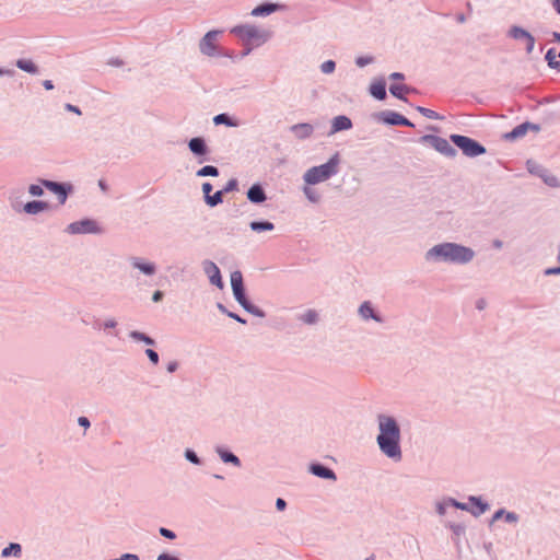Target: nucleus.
<instances>
[{"label":"nucleus","instance_id":"obj_8","mask_svg":"<svg viewBox=\"0 0 560 560\" xmlns=\"http://www.w3.org/2000/svg\"><path fill=\"white\" fill-rule=\"evenodd\" d=\"M419 142L422 144H428L433 148L435 151L441 153L442 155L454 159L457 155L456 149L451 145L448 140L435 135H424L419 138Z\"/></svg>","mask_w":560,"mask_h":560},{"label":"nucleus","instance_id":"obj_23","mask_svg":"<svg viewBox=\"0 0 560 560\" xmlns=\"http://www.w3.org/2000/svg\"><path fill=\"white\" fill-rule=\"evenodd\" d=\"M246 197L254 205H260L267 200L266 191L260 183L253 184L248 188Z\"/></svg>","mask_w":560,"mask_h":560},{"label":"nucleus","instance_id":"obj_30","mask_svg":"<svg viewBox=\"0 0 560 560\" xmlns=\"http://www.w3.org/2000/svg\"><path fill=\"white\" fill-rule=\"evenodd\" d=\"M249 228L252 231L261 233V232H270L275 230V224L267 220L252 221L249 223Z\"/></svg>","mask_w":560,"mask_h":560},{"label":"nucleus","instance_id":"obj_57","mask_svg":"<svg viewBox=\"0 0 560 560\" xmlns=\"http://www.w3.org/2000/svg\"><path fill=\"white\" fill-rule=\"evenodd\" d=\"M156 560H179L176 556H173L167 552H163L158 556Z\"/></svg>","mask_w":560,"mask_h":560},{"label":"nucleus","instance_id":"obj_20","mask_svg":"<svg viewBox=\"0 0 560 560\" xmlns=\"http://www.w3.org/2000/svg\"><path fill=\"white\" fill-rule=\"evenodd\" d=\"M287 8L285 4L277 2H264L255 7L250 15L253 16H268L277 11H282Z\"/></svg>","mask_w":560,"mask_h":560},{"label":"nucleus","instance_id":"obj_11","mask_svg":"<svg viewBox=\"0 0 560 560\" xmlns=\"http://www.w3.org/2000/svg\"><path fill=\"white\" fill-rule=\"evenodd\" d=\"M526 168L529 174L539 177L547 186L551 188H559L560 187V180L557 176L551 174L545 166L541 164L528 160L526 162Z\"/></svg>","mask_w":560,"mask_h":560},{"label":"nucleus","instance_id":"obj_55","mask_svg":"<svg viewBox=\"0 0 560 560\" xmlns=\"http://www.w3.org/2000/svg\"><path fill=\"white\" fill-rule=\"evenodd\" d=\"M178 366H179V364H178V362H177V361H171V362H168V363H167V365H166V371H167L168 373H174V372H176V371H177Z\"/></svg>","mask_w":560,"mask_h":560},{"label":"nucleus","instance_id":"obj_33","mask_svg":"<svg viewBox=\"0 0 560 560\" xmlns=\"http://www.w3.org/2000/svg\"><path fill=\"white\" fill-rule=\"evenodd\" d=\"M313 185H307L302 188V191L306 199L312 203H318L322 200L320 194L312 187Z\"/></svg>","mask_w":560,"mask_h":560},{"label":"nucleus","instance_id":"obj_63","mask_svg":"<svg viewBox=\"0 0 560 560\" xmlns=\"http://www.w3.org/2000/svg\"><path fill=\"white\" fill-rule=\"evenodd\" d=\"M446 503H447V506H453L455 509L458 510L459 505H460V502L455 500L454 498H447L445 499Z\"/></svg>","mask_w":560,"mask_h":560},{"label":"nucleus","instance_id":"obj_17","mask_svg":"<svg viewBox=\"0 0 560 560\" xmlns=\"http://www.w3.org/2000/svg\"><path fill=\"white\" fill-rule=\"evenodd\" d=\"M509 36L515 40L526 39L525 50L527 54H532L535 47V37L525 28L513 25L509 30Z\"/></svg>","mask_w":560,"mask_h":560},{"label":"nucleus","instance_id":"obj_36","mask_svg":"<svg viewBox=\"0 0 560 560\" xmlns=\"http://www.w3.org/2000/svg\"><path fill=\"white\" fill-rule=\"evenodd\" d=\"M224 195L225 194L223 192L222 189L217 190L214 194L208 196L205 202L210 208H214L223 202Z\"/></svg>","mask_w":560,"mask_h":560},{"label":"nucleus","instance_id":"obj_51","mask_svg":"<svg viewBox=\"0 0 560 560\" xmlns=\"http://www.w3.org/2000/svg\"><path fill=\"white\" fill-rule=\"evenodd\" d=\"M446 508H447V503L445 500H443L442 502H438L436 503V513L441 516L445 515L446 513Z\"/></svg>","mask_w":560,"mask_h":560},{"label":"nucleus","instance_id":"obj_54","mask_svg":"<svg viewBox=\"0 0 560 560\" xmlns=\"http://www.w3.org/2000/svg\"><path fill=\"white\" fill-rule=\"evenodd\" d=\"M163 298H164V292H163V291H161V290H156V291H154V292H153V294H152V301H153L154 303H159V302H161V301L163 300Z\"/></svg>","mask_w":560,"mask_h":560},{"label":"nucleus","instance_id":"obj_27","mask_svg":"<svg viewBox=\"0 0 560 560\" xmlns=\"http://www.w3.org/2000/svg\"><path fill=\"white\" fill-rule=\"evenodd\" d=\"M369 92L374 98H376L378 101L385 100L387 96L385 80L383 78H381V79L372 82L370 85Z\"/></svg>","mask_w":560,"mask_h":560},{"label":"nucleus","instance_id":"obj_61","mask_svg":"<svg viewBox=\"0 0 560 560\" xmlns=\"http://www.w3.org/2000/svg\"><path fill=\"white\" fill-rule=\"evenodd\" d=\"M116 326L117 322L114 318L107 319L103 324L104 329L115 328Z\"/></svg>","mask_w":560,"mask_h":560},{"label":"nucleus","instance_id":"obj_1","mask_svg":"<svg viewBox=\"0 0 560 560\" xmlns=\"http://www.w3.org/2000/svg\"><path fill=\"white\" fill-rule=\"evenodd\" d=\"M376 422L378 429L376 444L380 452L395 463L400 462L402 458L401 430L397 419L390 415L378 413Z\"/></svg>","mask_w":560,"mask_h":560},{"label":"nucleus","instance_id":"obj_50","mask_svg":"<svg viewBox=\"0 0 560 560\" xmlns=\"http://www.w3.org/2000/svg\"><path fill=\"white\" fill-rule=\"evenodd\" d=\"M201 189H202V194H203V199L206 201L207 197L211 195L213 186H212L211 183L206 182V183L202 184Z\"/></svg>","mask_w":560,"mask_h":560},{"label":"nucleus","instance_id":"obj_3","mask_svg":"<svg viewBox=\"0 0 560 560\" xmlns=\"http://www.w3.org/2000/svg\"><path fill=\"white\" fill-rule=\"evenodd\" d=\"M340 155L335 153L326 163L313 166L303 174V180L307 185H316L330 179L339 172Z\"/></svg>","mask_w":560,"mask_h":560},{"label":"nucleus","instance_id":"obj_52","mask_svg":"<svg viewBox=\"0 0 560 560\" xmlns=\"http://www.w3.org/2000/svg\"><path fill=\"white\" fill-rule=\"evenodd\" d=\"M544 275L545 276H558V275H560V265L557 266V267H550V268L545 269Z\"/></svg>","mask_w":560,"mask_h":560},{"label":"nucleus","instance_id":"obj_10","mask_svg":"<svg viewBox=\"0 0 560 560\" xmlns=\"http://www.w3.org/2000/svg\"><path fill=\"white\" fill-rule=\"evenodd\" d=\"M38 182L58 198L60 205H65L69 195L73 191V186L66 182H56L46 178H38Z\"/></svg>","mask_w":560,"mask_h":560},{"label":"nucleus","instance_id":"obj_24","mask_svg":"<svg viewBox=\"0 0 560 560\" xmlns=\"http://www.w3.org/2000/svg\"><path fill=\"white\" fill-rule=\"evenodd\" d=\"M358 313L361 316V318L364 319V320L373 319L376 323H383L384 322V318L381 316L380 313H377L374 310V307H373V305H372V303L370 301H364L359 306Z\"/></svg>","mask_w":560,"mask_h":560},{"label":"nucleus","instance_id":"obj_19","mask_svg":"<svg viewBox=\"0 0 560 560\" xmlns=\"http://www.w3.org/2000/svg\"><path fill=\"white\" fill-rule=\"evenodd\" d=\"M308 472L325 480H337L336 472L328 466L319 463V462H313L308 465Z\"/></svg>","mask_w":560,"mask_h":560},{"label":"nucleus","instance_id":"obj_7","mask_svg":"<svg viewBox=\"0 0 560 560\" xmlns=\"http://www.w3.org/2000/svg\"><path fill=\"white\" fill-rule=\"evenodd\" d=\"M14 194H15L14 191L10 192L9 201H10L11 208L16 212L23 211L26 214L36 215V214L47 211L51 208L50 203L47 201H44V200H32V201H27L26 203L23 205L19 200V197L14 196Z\"/></svg>","mask_w":560,"mask_h":560},{"label":"nucleus","instance_id":"obj_28","mask_svg":"<svg viewBox=\"0 0 560 560\" xmlns=\"http://www.w3.org/2000/svg\"><path fill=\"white\" fill-rule=\"evenodd\" d=\"M415 89L409 86V85H406V84H392L389 86V93L400 100V101H404V102H407V97H406V94L407 93H410V92H413Z\"/></svg>","mask_w":560,"mask_h":560},{"label":"nucleus","instance_id":"obj_45","mask_svg":"<svg viewBox=\"0 0 560 560\" xmlns=\"http://www.w3.org/2000/svg\"><path fill=\"white\" fill-rule=\"evenodd\" d=\"M374 61L372 56H359L355 58V65L360 68H363Z\"/></svg>","mask_w":560,"mask_h":560},{"label":"nucleus","instance_id":"obj_2","mask_svg":"<svg viewBox=\"0 0 560 560\" xmlns=\"http://www.w3.org/2000/svg\"><path fill=\"white\" fill-rule=\"evenodd\" d=\"M476 253L472 248L453 242H444L432 246L424 254L428 262L467 265L472 261Z\"/></svg>","mask_w":560,"mask_h":560},{"label":"nucleus","instance_id":"obj_43","mask_svg":"<svg viewBox=\"0 0 560 560\" xmlns=\"http://www.w3.org/2000/svg\"><path fill=\"white\" fill-rule=\"evenodd\" d=\"M320 71L325 74H330L336 69V62L334 60H326L320 65Z\"/></svg>","mask_w":560,"mask_h":560},{"label":"nucleus","instance_id":"obj_53","mask_svg":"<svg viewBox=\"0 0 560 560\" xmlns=\"http://www.w3.org/2000/svg\"><path fill=\"white\" fill-rule=\"evenodd\" d=\"M78 424L84 429H89L91 427V421L88 417L81 416L78 418Z\"/></svg>","mask_w":560,"mask_h":560},{"label":"nucleus","instance_id":"obj_40","mask_svg":"<svg viewBox=\"0 0 560 560\" xmlns=\"http://www.w3.org/2000/svg\"><path fill=\"white\" fill-rule=\"evenodd\" d=\"M184 457L187 462L192 465L200 466L202 464L201 458L197 455V453L191 448H186L184 452Z\"/></svg>","mask_w":560,"mask_h":560},{"label":"nucleus","instance_id":"obj_16","mask_svg":"<svg viewBox=\"0 0 560 560\" xmlns=\"http://www.w3.org/2000/svg\"><path fill=\"white\" fill-rule=\"evenodd\" d=\"M205 275L208 277L210 283L219 289H223L224 283L222 280L221 271L215 262L210 259H205L201 264Z\"/></svg>","mask_w":560,"mask_h":560},{"label":"nucleus","instance_id":"obj_48","mask_svg":"<svg viewBox=\"0 0 560 560\" xmlns=\"http://www.w3.org/2000/svg\"><path fill=\"white\" fill-rule=\"evenodd\" d=\"M520 520V515L515 512L506 511V514L504 515V521L509 524H515Z\"/></svg>","mask_w":560,"mask_h":560},{"label":"nucleus","instance_id":"obj_5","mask_svg":"<svg viewBox=\"0 0 560 560\" xmlns=\"http://www.w3.org/2000/svg\"><path fill=\"white\" fill-rule=\"evenodd\" d=\"M230 33L237 36L244 44L256 42L258 46L271 37V32L260 30L253 24L236 25L230 30Z\"/></svg>","mask_w":560,"mask_h":560},{"label":"nucleus","instance_id":"obj_13","mask_svg":"<svg viewBox=\"0 0 560 560\" xmlns=\"http://www.w3.org/2000/svg\"><path fill=\"white\" fill-rule=\"evenodd\" d=\"M375 118L388 126H406V127H415V125L406 118L404 115L394 112V110H382L375 114Z\"/></svg>","mask_w":560,"mask_h":560},{"label":"nucleus","instance_id":"obj_37","mask_svg":"<svg viewBox=\"0 0 560 560\" xmlns=\"http://www.w3.org/2000/svg\"><path fill=\"white\" fill-rule=\"evenodd\" d=\"M299 320L303 322L307 325H315L318 322V313L315 310H307L305 313L301 314Z\"/></svg>","mask_w":560,"mask_h":560},{"label":"nucleus","instance_id":"obj_60","mask_svg":"<svg viewBox=\"0 0 560 560\" xmlns=\"http://www.w3.org/2000/svg\"><path fill=\"white\" fill-rule=\"evenodd\" d=\"M119 559L120 560H140L139 556L136 553H122Z\"/></svg>","mask_w":560,"mask_h":560},{"label":"nucleus","instance_id":"obj_35","mask_svg":"<svg viewBox=\"0 0 560 560\" xmlns=\"http://www.w3.org/2000/svg\"><path fill=\"white\" fill-rule=\"evenodd\" d=\"M558 54L555 48H549L545 55V59L548 63V67L559 71L560 61L557 60Z\"/></svg>","mask_w":560,"mask_h":560},{"label":"nucleus","instance_id":"obj_14","mask_svg":"<svg viewBox=\"0 0 560 560\" xmlns=\"http://www.w3.org/2000/svg\"><path fill=\"white\" fill-rule=\"evenodd\" d=\"M189 151L198 158L199 163H203L208 160V155L210 153V149L207 144V141L203 137H194L187 142Z\"/></svg>","mask_w":560,"mask_h":560},{"label":"nucleus","instance_id":"obj_15","mask_svg":"<svg viewBox=\"0 0 560 560\" xmlns=\"http://www.w3.org/2000/svg\"><path fill=\"white\" fill-rule=\"evenodd\" d=\"M468 502L474 505V508H470L468 503L460 502V505L458 510L466 511L471 513L475 517H479L481 514L487 512L490 509V505L488 502L483 501L481 497L477 495H469Z\"/></svg>","mask_w":560,"mask_h":560},{"label":"nucleus","instance_id":"obj_44","mask_svg":"<svg viewBox=\"0 0 560 560\" xmlns=\"http://www.w3.org/2000/svg\"><path fill=\"white\" fill-rule=\"evenodd\" d=\"M237 189H238V180L236 178H231L226 183V185L222 188L224 194L236 191Z\"/></svg>","mask_w":560,"mask_h":560},{"label":"nucleus","instance_id":"obj_58","mask_svg":"<svg viewBox=\"0 0 560 560\" xmlns=\"http://www.w3.org/2000/svg\"><path fill=\"white\" fill-rule=\"evenodd\" d=\"M65 108H66V110L74 113L77 115L82 114L81 109L78 106L69 104V103L65 105Z\"/></svg>","mask_w":560,"mask_h":560},{"label":"nucleus","instance_id":"obj_41","mask_svg":"<svg viewBox=\"0 0 560 560\" xmlns=\"http://www.w3.org/2000/svg\"><path fill=\"white\" fill-rule=\"evenodd\" d=\"M453 533V536L459 538L464 536L466 533V526L462 523H448L446 525Z\"/></svg>","mask_w":560,"mask_h":560},{"label":"nucleus","instance_id":"obj_26","mask_svg":"<svg viewBox=\"0 0 560 560\" xmlns=\"http://www.w3.org/2000/svg\"><path fill=\"white\" fill-rule=\"evenodd\" d=\"M290 130L298 139L304 140L312 136L314 127L308 122H300L291 126Z\"/></svg>","mask_w":560,"mask_h":560},{"label":"nucleus","instance_id":"obj_18","mask_svg":"<svg viewBox=\"0 0 560 560\" xmlns=\"http://www.w3.org/2000/svg\"><path fill=\"white\" fill-rule=\"evenodd\" d=\"M540 129H541L540 125H538V124H534L530 121H524V122L517 125L516 127H514L510 132L505 133L504 138H505V140L514 141L516 139L524 137L527 133V131H529V130L538 132V131H540Z\"/></svg>","mask_w":560,"mask_h":560},{"label":"nucleus","instance_id":"obj_9","mask_svg":"<svg viewBox=\"0 0 560 560\" xmlns=\"http://www.w3.org/2000/svg\"><path fill=\"white\" fill-rule=\"evenodd\" d=\"M65 232L70 235H78V234H102L104 230L100 226L96 220L84 218L79 221H74L70 224H68L65 229Z\"/></svg>","mask_w":560,"mask_h":560},{"label":"nucleus","instance_id":"obj_34","mask_svg":"<svg viewBox=\"0 0 560 560\" xmlns=\"http://www.w3.org/2000/svg\"><path fill=\"white\" fill-rule=\"evenodd\" d=\"M214 125H225L226 127H237V121L234 120L229 114L221 113L213 117Z\"/></svg>","mask_w":560,"mask_h":560},{"label":"nucleus","instance_id":"obj_6","mask_svg":"<svg viewBox=\"0 0 560 560\" xmlns=\"http://www.w3.org/2000/svg\"><path fill=\"white\" fill-rule=\"evenodd\" d=\"M450 141L468 158H477L487 152L483 144L467 136L452 133Z\"/></svg>","mask_w":560,"mask_h":560},{"label":"nucleus","instance_id":"obj_29","mask_svg":"<svg viewBox=\"0 0 560 560\" xmlns=\"http://www.w3.org/2000/svg\"><path fill=\"white\" fill-rule=\"evenodd\" d=\"M129 338L132 339L136 342H143L147 346L153 347L156 345V341L145 332L139 331V330H131L128 334Z\"/></svg>","mask_w":560,"mask_h":560},{"label":"nucleus","instance_id":"obj_46","mask_svg":"<svg viewBox=\"0 0 560 560\" xmlns=\"http://www.w3.org/2000/svg\"><path fill=\"white\" fill-rule=\"evenodd\" d=\"M159 534L166 538V539H170V540H174L177 536H176V533L170 528H166V527H160L159 528Z\"/></svg>","mask_w":560,"mask_h":560},{"label":"nucleus","instance_id":"obj_64","mask_svg":"<svg viewBox=\"0 0 560 560\" xmlns=\"http://www.w3.org/2000/svg\"><path fill=\"white\" fill-rule=\"evenodd\" d=\"M552 9L560 15V0H551Z\"/></svg>","mask_w":560,"mask_h":560},{"label":"nucleus","instance_id":"obj_12","mask_svg":"<svg viewBox=\"0 0 560 560\" xmlns=\"http://www.w3.org/2000/svg\"><path fill=\"white\" fill-rule=\"evenodd\" d=\"M221 33L222 31L212 30L203 35L199 42V50L202 55L207 57H219L221 55V50H219L215 43L218 35Z\"/></svg>","mask_w":560,"mask_h":560},{"label":"nucleus","instance_id":"obj_49","mask_svg":"<svg viewBox=\"0 0 560 560\" xmlns=\"http://www.w3.org/2000/svg\"><path fill=\"white\" fill-rule=\"evenodd\" d=\"M505 514H506V510L504 508H501V509L497 510L493 513V515H492V517H491V520L489 522V525H492L494 522H497V521H499L501 518H504Z\"/></svg>","mask_w":560,"mask_h":560},{"label":"nucleus","instance_id":"obj_47","mask_svg":"<svg viewBox=\"0 0 560 560\" xmlns=\"http://www.w3.org/2000/svg\"><path fill=\"white\" fill-rule=\"evenodd\" d=\"M145 354H147V357H148L149 361H150L152 364L156 365V364L159 363V361H160V357H159V353H158L155 350H153V349H151V348H148V349L145 350Z\"/></svg>","mask_w":560,"mask_h":560},{"label":"nucleus","instance_id":"obj_38","mask_svg":"<svg viewBox=\"0 0 560 560\" xmlns=\"http://www.w3.org/2000/svg\"><path fill=\"white\" fill-rule=\"evenodd\" d=\"M220 171L217 166L213 165H205L201 168H199L196 173L198 177H206V176H212L217 177L219 176Z\"/></svg>","mask_w":560,"mask_h":560},{"label":"nucleus","instance_id":"obj_62","mask_svg":"<svg viewBox=\"0 0 560 560\" xmlns=\"http://www.w3.org/2000/svg\"><path fill=\"white\" fill-rule=\"evenodd\" d=\"M487 307V301L481 298L476 301V308L478 311H483Z\"/></svg>","mask_w":560,"mask_h":560},{"label":"nucleus","instance_id":"obj_4","mask_svg":"<svg viewBox=\"0 0 560 560\" xmlns=\"http://www.w3.org/2000/svg\"><path fill=\"white\" fill-rule=\"evenodd\" d=\"M231 288L233 292V296L235 301L249 314L264 318L266 317V312L260 307L254 305L246 294V289L244 285L243 275L240 270H235L231 273Z\"/></svg>","mask_w":560,"mask_h":560},{"label":"nucleus","instance_id":"obj_21","mask_svg":"<svg viewBox=\"0 0 560 560\" xmlns=\"http://www.w3.org/2000/svg\"><path fill=\"white\" fill-rule=\"evenodd\" d=\"M215 454L220 457V459L228 465H232L234 467L240 468L242 466V462L232 451L222 445H217L214 447Z\"/></svg>","mask_w":560,"mask_h":560},{"label":"nucleus","instance_id":"obj_56","mask_svg":"<svg viewBox=\"0 0 560 560\" xmlns=\"http://www.w3.org/2000/svg\"><path fill=\"white\" fill-rule=\"evenodd\" d=\"M285 508H287V501L284 499H282V498H278L276 500V509L278 511H284Z\"/></svg>","mask_w":560,"mask_h":560},{"label":"nucleus","instance_id":"obj_22","mask_svg":"<svg viewBox=\"0 0 560 560\" xmlns=\"http://www.w3.org/2000/svg\"><path fill=\"white\" fill-rule=\"evenodd\" d=\"M129 262L144 276L151 277L156 272V265L154 262L143 260L140 257H130Z\"/></svg>","mask_w":560,"mask_h":560},{"label":"nucleus","instance_id":"obj_42","mask_svg":"<svg viewBox=\"0 0 560 560\" xmlns=\"http://www.w3.org/2000/svg\"><path fill=\"white\" fill-rule=\"evenodd\" d=\"M44 188L42 183L38 182V184H31L27 191L33 197H42L45 194Z\"/></svg>","mask_w":560,"mask_h":560},{"label":"nucleus","instance_id":"obj_25","mask_svg":"<svg viewBox=\"0 0 560 560\" xmlns=\"http://www.w3.org/2000/svg\"><path fill=\"white\" fill-rule=\"evenodd\" d=\"M352 120L346 115H338L332 118L329 135L340 131L349 130L352 128Z\"/></svg>","mask_w":560,"mask_h":560},{"label":"nucleus","instance_id":"obj_59","mask_svg":"<svg viewBox=\"0 0 560 560\" xmlns=\"http://www.w3.org/2000/svg\"><path fill=\"white\" fill-rule=\"evenodd\" d=\"M228 316L234 320H236L237 323H241V324H246V319L241 317L238 314L234 313V312H230L228 313Z\"/></svg>","mask_w":560,"mask_h":560},{"label":"nucleus","instance_id":"obj_32","mask_svg":"<svg viewBox=\"0 0 560 560\" xmlns=\"http://www.w3.org/2000/svg\"><path fill=\"white\" fill-rule=\"evenodd\" d=\"M15 66L27 73L36 74L38 73V67L31 59H18Z\"/></svg>","mask_w":560,"mask_h":560},{"label":"nucleus","instance_id":"obj_31","mask_svg":"<svg viewBox=\"0 0 560 560\" xmlns=\"http://www.w3.org/2000/svg\"><path fill=\"white\" fill-rule=\"evenodd\" d=\"M21 555H22V546L18 542H10L1 551L2 558H9L11 556H13L15 558H20Z\"/></svg>","mask_w":560,"mask_h":560},{"label":"nucleus","instance_id":"obj_39","mask_svg":"<svg viewBox=\"0 0 560 560\" xmlns=\"http://www.w3.org/2000/svg\"><path fill=\"white\" fill-rule=\"evenodd\" d=\"M416 109L418 113H420L422 116H424L425 118H429V119L442 120L444 118L435 110L423 107V106H417Z\"/></svg>","mask_w":560,"mask_h":560}]
</instances>
